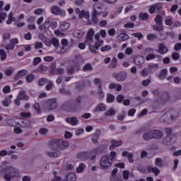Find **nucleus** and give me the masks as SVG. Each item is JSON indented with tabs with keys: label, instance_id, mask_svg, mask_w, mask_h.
I'll list each match as a JSON object with an SVG mask.
<instances>
[{
	"label": "nucleus",
	"instance_id": "1",
	"mask_svg": "<svg viewBox=\"0 0 181 181\" xmlns=\"http://www.w3.org/2000/svg\"><path fill=\"white\" fill-rule=\"evenodd\" d=\"M51 151H45L46 156L49 158H59L62 156V151H59L61 149H67L69 148V141L64 139H54L51 141V144L49 145Z\"/></svg>",
	"mask_w": 181,
	"mask_h": 181
},
{
	"label": "nucleus",
	"instance_id": "2",
	"mask_svg": "<svg viewBox=\"0 0 181 181\" xmlns=\"http://www.w3.org/2000/svg\"><path fill=\"white\" fill-rule=\"evenodd\" d=\"M117 153L115 151H112L110 154H106L101 157L100 160V166L101 169L107 170L112 166V163L115 159H117Z\"/></svg>",
	"mask_w": 181,
	"mask_h": 181
},
{
	"label": "nucleus",
	"instance_id": "3",
	"mask_svg": "<svg viewBox=\"0 0 181 181\" xmlns=\"http://www.w3.org/2000/svg\"><path fill=\"white\" fill-rule=\"evenodd\" d=\"M1 173L4 174V179L6 181H11L14 177L19 176V170L13 167H7L1 170Z\"/></svg>",
	"mask_w": 181,
	"mask_h": 181
},
{
	"label": "nucleus",
	"instance_id": "4",
	"mask_svg": "<svg viewBox=\"0 0 181 181\" xmlns=\"http://www.w3.org/2000/svg\"><path fill=\"white\" fill-rule=\"evenodd\" d=\"M81 103H83V100H81V97H78L75 100L74 104L66 102L63 105L62 108L65 111L71 112V111H77L80 107H81Z\"/></svg>",
	"mask_w": 181,
	"mask_h": 181
},
{
	"label": "nucleus",
	"instance_id": "5",
	"mask_svg": "<svg viewBox=\"0 0 181 181\" xmlns=\"http://www.w3.org/2000/svg\"><path fill=\"white\" fill-rule=\"evenodd\" d=\"M162 16L157 15L156 16V18L154 19V21L156 22V25H153V30H156L157 32H162L163 30V25L162 24L163 21Z\"/></svg>",
	"mask_w": 181,
	"mask_h": 181
},
{
	"label": "nucleus",
	"instance_id": "6",
	"mask_svg": "<svg viewBox=\"0 0 181 181\" xmlns=\"http://www.w3.org/2000/svg\"><path fill=\"white\" fill-rule=\"evenodd\" d=\"M113 77H115L117 81L122 82L128 78V74L126 71H122L117 74H115Z\"/></svg>",
	"mask_w": 181,
	"mask_h": 181
},
{
	"label": "nucleus",
	"instance_id": "7",
	"mask_svg": "<svg viewBox=\"0 0 181 181\" xmlns=\"http://www.w3.org/2000/svg\"><path fill=\"white\" fill-rule=\"evenodd\" d=\"M51 13L56 16H66V11L57 6H52L51 7Z\"/></svg>",
	"mask_w": 181,
	"mask_h": 181
},
{
	"label": "nucleus",
	"instance_id": "8",
	"mask_svg": "<svg viewBox=\"0 0 181 181\" xmlns=\"http://www.w3.org/2000/svg\"><path fill=\"white\" fill-rule=\"evenodd\" d=\"M47 108L49 111H53L57 108V100L56 99H49L47 101Z\"/></svg>",
	"mask_w": 181,
	"mask_h": 181
},
{
	"label": "nucleus",
	"instance_id": "9",
	"mask_svg": "<svg viewBox=\"0 0 181 181\" xmlns=\"http://www.w3.org/2000/svg\"><path fill=\"white\" fill-rule=\"evenodd\" d=\"M162 11L163 9V4L162 3H156L150 6L149 12L150 13H155L156 11Z\"/></svg>",
	"mask_w": 181,
	"mask_h": 181
},
{
	"label": "nucleus",
	"instance_id": "10",
	"mask_svg": "<svg viewBox=\"0 0 181 181\" xmlns=\"http://www.w3.org/2000/svg\"><path fill=\"white\" fill-rule=\"evenodd\" d=\"M161 122L164 124H172V119L169 117V112L164 113L160 117Z\"/></svg>",
	"mask_w": 181,
	"mask_h": 181
},
{
	"label": "nucleus",
	"instance_id": "11",
	"mask_svg": "<svg viewBox=\"0 0 181 181\" xmlns=\"http://www.w3.org/2000/svg\"><path fill=\"white\" fill-rule=\"evenodd\" d=\"M94 37V30L93 28L89 29L86 35V43H93V37Z\"/></svg>",
	"mask_w": 181,
	"mask_h": 181
},
{
	"label": "nucleus",
	"instance_id": "12",
	"mask_svg": "<svg viewBox=\"0 0 181 181\" xmlns=\"http://www.w3.org/2000/svg\"><path fill=\"white\" fill-rule=\"evenodd\" d=\"M151 135L154 139H162L163 133L159 130H151Z\"/></svg>",
	"mask_w": 181,
	"mask_h": 181
},
{
	"label": "nucleus",
	"instance_id": "13",
	"mask_svg": "<svg viewBox=\"0 0 181 181\" xmlns=\"http://www.w3.org/2000/svg\"><path fill=\"white\" fill-rule=\"evenodd\" d=\"M28 71L26 69H23L19 71L17 74L14 76L13 79L16 81L19 80V78H22V77H25L26 74H28Z\"/></svg>",
	"mask_w": 181,
	"mask_h": 181
},
{
	"label": "nucleus",
	"instance_id": "14",
	"mask_svg": "<svg viewBox=\"0 0 181 181\" xmlns=\"http://www.w3.org/2000/svg\"><path fill=\"white\" fill-rule=\"evenodd\" d=\"M66 122L70 124V125H77L78 124V119L76 117H66L65 119Z\"/></svg>",
	"mask_w": 181,
	"mask_h": 181
},
{
	"label": "nucleus",
	"instance_id": "15",
	"mask_svg": "<svg viewBox=\"0 0 181 181\" xmlns=\"http://www.w3.org/2000/svg\"><path fill=\"white\" fill-rule=\"evenodd\" d=\"M168 117H170L171 121H173V119H176L179 117V112L177 110L172 109L168 112Z\"/></svg>",
	"mask_w": 181,
	"mask_h": 181
},
{
	"label": "nucleus",
	"instance_id": "16",
	"mask_svg": "<svg viewBox=\"0 0 181 181\" xmlns=\"http://www.w3.org/2000/svg\"><path fill=\"white\" fill-rule=\"evenodd\" d=\"M168 47L164 45V44L160 43L158 44V53L160 54H165V53H168Z\"/></svg>",
	"mask_w": 181,
	"mask_h": 181
},
{
	"label": "nucleus",
	"instance_id": "17",
	"mask_svg": "<svg viewBox=\"0 0 181 181\" xmlns=\"http://www.w3.org/2000/svg\"><path fill=\"white\" fill-rule=\"evenodd\" d=\"M17 97L18 100H24L25 101L29 100V96L26 94V91L25 90L20 91Z\"/></svg>",
	"mask_w": 181,
	"mask_h": 181
},
{
	"label": "nucleus",
	"instance_id": "18",
	"mask_svg": "<svg viewBox=\"0 0 181 181\" xmlns=\"http://www.w3.org/2000/svg\"><path fill=\"white\" fill-rule=\"evenodd\" d=\"M112 145L110 147V151H112L115 148H118V146H121L122 145V141L119 140H112L111 141Z\"/></svg>",
	"mask_w": 181,
	"mask_h": 181
},
{
	"label": "nucleus",
	"instance_id": "19",
	"mask_svg": "<svg viewBox=\"0 0 181 181\" xmlns=\"http://www.w3.org/2000/svg\"><path fill=\"white\" fill-rule=\"evenodd\" d=\"M147 170L148 173H151V172H152L156 176H158L160 173V170L158 167L152 168L151 166H148L147 167Z\"/></svg>",
	"mask_w": 181,
	"mask_h": 181
},
{
	"label": "nucleus",
	"instance_id": "20",
	"mask_svg": "<svg viewBox=\"0 0 181 181\" xmlns=\"http://www.w3.org/2000/svg\"><path fill=\"white\" fill-rule=\"evenodd\" d=\"M133 63L136 66H141V64H144V57L141 56L135 57L133 59Z\"/></svg>",
	"mask_w": 181,
	"mask_h": 181
},
{
	"label": "nucleus",
	"instance_id": "21",
	"mask_svg": "<svg viewBox=\"0 0 181 181\" xmlns=\"http://www.w3.org/2000/svg\"><path fill=\"white\" fill-rule=\"evenodd\" d=\"M128 39H129V35L124 33L119 34L117 36V40L120 42H125V40H128Z\"/></svg>",
	"mask_w": 181,
	"mask_h": 181
},
{
	"label": "nucleus",
	"instance_id": "22",
	"mask_svg": "<svg viewBox=\"0 0 181 181\" xmlns=\"http://www.w3.org/2000/svg\"><path fill=\"white\" fill-rule=\"evenodd\" d=\"M142 139L144 141H151V139H153V136H152V132L148 131V132H146V133H144L142 136Z\"/></svg>",
	"mask_w": 181,
	"mask_h": 181
},
{
	"label": "nucleus",
	"instance_id": "23",
	"mask_svg": "<svg viewBox=\"0 0 181 181\" xmlns=\"http://www.w3.org/2000/svg\"><path fill=\"white\" fill-rule=\"evenodd\" d=\"M73 35L74 37H76L77 39H81V37L84 36V31L81 30H76L74 31Z\"/></svg>",
	"mask_w": 181,
	"mask_h": 181
},
{
	"label": "nucleus",
	"instance_id": "24",
	"mask_svg": "<svg viewBox=\"0 0 181 181\" xmlns=\"http://www.w3.org/2000/svg\"><path fill=\"white\" fill-rule=\"evenodd\" d=\"M109 88L110 90H115V88H117V91H121V90H122V86L112 83L109 85Z\"/></svg>",
	"mask_w": 181,
	"mask_h": 181
},
{
	"label": "nucleus",
	"instance_id": "25",
	"mask_svg": "<svg viewBox=\"0 0 181 181\" xmlns=\"http://www.w3.org/2000/svg\"><path fill=\"white\" fill-rule=\"evenodd\" d=\"M117 114V111L112 108H110L105 112V117H114Z\"/></svg>",
	"mask_w": 181,
	"mask_h": 181
},
{
	"label": "nucleus",
	"instance_id": "26",
	"mask_svg": "<svg viewBox=\"0 0 181 181\" xmlns=\"http://www.w3.org/2000/svg\"><path fill=\"white\" fill-rule=\"evenodd\" d=\"M107 110V106L105 105L100 103L95 109V112H99V111H105Z\"/></svg>",
	"mask_w": 181,
	"mask_h": 181
},
{
	"label": "nucleus",
	"instance_id": "27",
	"mask_svg": "<svg viewBox=\"0 0 181 181\" xmlns=\"http://www.w3.org/2000/svg\"><path fill=\"white\" fill-rule=\"evenodd\" d=\"M16 18L13 17V13L11 12L8 16V20L6 21L7 25H11L12 22H15Z\"/></svg>",
	"mask_w": 181,
	"mask_h": 181
},
{
	"label": "nucleus",
	"instance_id": "28",
	"mask_svg": "<svg viewBox=\"0 0 181 181\" xmlns=\"http://www.w3.org/2000/svg\"><path fill=\"white\" fill-rule=\"evenodd\" d=\"M66 180L67 181H76L77 177L76 176V174L73 173H70L66 175Z\"/></svg>",
	"mask_w": 181,
	"mask_h": 181
},
{
	"label": "nucleus",
	"instance_id": "29",
	"mask_svg": "<svg viewBox=\"0 0 181 181\" xmlns=\"http://www.w3.org/2000/svg\"><path fill=\"white\" fill-rule=\"evenodd\" d=\"M155 165L158 166V168H163L165 164H163V160L160 158H156L155 160Z\"/></svg>",
	"mask_w": 181,
	"mask_h": 181
},
{
	"label": "nucleus",
	"instance_id": "30",
	"mask_svg": "<svg viewBox=\"0 0 181 181\" xmlns=\"http://www.w3.org/2000/svg\"><path fill=\"white\" fill-rule=\"evenodd\" d=\"M163 143L164 145H166L167 146H168L169 145H172V144H173V142L172 141V137H170L169 136H166L163 140Z\"/></svg>",
	"mask_w": 181,
	"mask_h": 181
},
{
	"label": "nucleus",
	"instance_id": "31",
	"mask_svg": "<svg viewBox=\"0 0 181 181\" xmlns=\"http://www.w3.org/2000/svg\"><path fill=\"white\" fill-rule=\"evenodd\" d=\"M168 76V69H163L158 75L160 80H165V77Z\"/></svg>",
	"mask_w": 181,
	"mask_h": 181
},
{
	"label": "nucleus",
	"instance_id": "32",
	"mask_svg": "<svg viewBox=\"0 0 181 181\" xmlns=\"http://www.w3.org/2000/svg\"><path fill=\"white\" fill-rule=\"evenodd\" d=\"M60 30L62 32H66V30H67V29H69V28H70V23H62L60 26Z\"/></svg>",
	"mask_w": 181,
	"mask_h": 181
},
{
	"label": "nucleus",
	"instance_id": "33",
	"mask_svg": "<svg viewBox=\"0 0 181 181\" xmlns=\"http://www.w3.org/2000/svg\"><path fill=\"white\" fill-rule=\"evenodd\" d=\"M165 23L168 26H172V25L173 24V20L172 18V16H168L165 17Z\"/></svg>",
	"mask_w": 181,
	"mask_h": 181
},
{
	"label": "nucleus",
	"instance_id": "34",
	"mask_svg": "<svg viewBox=\"0 0 181 181\" xmlns=\"http://www.w3.org/2000/svg\"><path fill=\"white\" fill-rule=\"evenodd\" d=\"M80 19H83V18H86V19H88L90 18V14L88 12H86V11L82 10L79 14Z\"/></svg>",
	"mask_w": 181,
	"mask_h": 181
},
{
	"label": "nucleus",
	"instance_id": "35",
	"mask_svg": "<svg viewBox=\"0 0 181 181\" xmlns=\"http://www.w3.org/2000/svg\"><path fill=\"white\" fill-rule=\"evenodd\" d=\"M160 98L163 101H168V100L170 98V96L168 92H164L161 94Z\"/></svg>",
	"mask_w": 181,
	"mask_h": 181
},
{
	"label": "nucleus",
	"instance_id": "36",
	"mask_svg": "<svg viewBox=\"0 0 181 181\" xmlns=\"http://www.w3.org/2000/svg\"><path fill=\"white\" fill-rule=\"evenodd\" d=\"M139 18L141 21H148V19H149V14L147 13L141 12L139 14Z\"/></svg>",
	"mask_w": 181,
	"mask_h": 181
},
{
	"label": "nucleus",
	"instance_id": "37",
	"mask_svg": "<svg viewBox=\"0 0 181 181\" xmlns=\"http://www.w3.org/2000/svg\"><path fill=\"white\" fill-rule=\"evenodd\" d=\"M158 39V35L156 34L150 33L147 35V40L150 42H153V40Z\"/></svg>",
	"mask_w": 181,
	"mask_h": 181
},
{
	"label": "nucleus",
	"instance_id": "38",
	"mask_svg": "<svg viewBox=\"0 0 181 181\" xmlns=\"http://www.w3.org/2000/svg\"><path fill=\"white\" fill-rule=\"evenodd\" d=\"M65 72L66 71L63 68H57L54 69V74L62 75V74H64Z\"/></svg>",
	"mask_w": 181,
	"mask_h": 181
},
{
	"label": "nucleus",
	"instance_id": "39",
	"mask_svg": "<svg viewBox=\"0 0 181 181\" xmlns=\"http://www.w3.org/2000/svg\"><path fill=\"white\" fill-rule=\"evenodd\" d=\"M117 58L114 57L111 60V63L109 65V68L110 69H115V67H117Z\"/></svg>",
	"mask_w": 181,
	"mask_h": 181
},
{
	"label": "nucleus",
	"instance_id": "40",
	"mask_svg": "<svg viewBox=\"0 0 181 181\" xmlns=\"http://www.w3.org/2000/svg\"><path fill=\"white\" fill-rule=\"evenodd\" d=\"M93 71V66L91 64H86L83 67V71Z\"/></svg>",
	"mask_w": 181,
	"mask_h": 181
},
{
	"label": "nucleus",
	"instance_id": "41",
	"mask_svg": "<svg viewBox=\"0 0 181 181\" xmlns=\"http://www.w3.org/2000/svg\"><path fill=\"white\" fill-rule=\"evenodd\" d=\"M98 94L99 98H104V90H103V86L101 85L98 86Z\"/></svg>",
	"mask_w": 181,
	"mask_h": 181
},
{
	"label": "nucleus",
	"instance_id": "42",
	"mask_svg": "<svg viewBox=\"0 0 181 181\" xmlns=\"http://www.w3.org/2000/svg\"><path fill=\"white\" fill-rule=\"evenodd\" d=\"M142 132H145V129L140 127L134 131V134L138 135V136H141V135H142Z\"/></svg>",
	"mask_w": 181,
	"mask_h": 181
},
{
	"label": "nucleus",
	"instance_id": "43",
	"mask_svg": "<svg viewBox=\"0 0 181 181\" xmlns=\"http://www.w3.org/2000/svg\"><path fill=\"white\" fill-rule=\"evenodd\" d=\"M25 80L27 81V83H32V81H33V80H35V75L34 74H29L26 76Z\"/></svg>",
	"mask_w": 181,
	"mask_h": 181
},
{
	"label": "nucleus",
	"instance_id": "44",
	"mask_svg": "<svg viewBox=\"0 0 181 181\" xmlns=\"http://www.w3.org/2000/svg\"><path fill=\"white\" fill-rule=\"evenodd\" d=\"M158 67H159V66L156 64H149L148 66V71H150V73H153V69H158Z\"/></svg>",
	"mask_w": 181,
	"mask_h": 181
},
{
	"label": "nucleus",
	"instance_id": "45",
	"mask_svg": "<svg viewBox=\"0 0 181 181\" xmlns=\"http://www.w3.org/2000/svg\"><path fill=\"white\" fill-rule=\"evenodd\" d=\"M84 168H86V165L83 163H81L79 166L76 168L77 173H81L82 172H84Z\"/></svg>",
	"mask_w": 181,
	"mask_h": 181
},
{
	"label": "nucleus",
	"instance_id": "46",
	"mask_svg": "<svg viewBox=\"0 0 181 181\" xmlns=\"http://www.w3.org/2000/svg\"><path fill=\"white\" fill-rule=\"evenodd\" d=\"M151 71L148 69V68H144L141 72V74L143 77H146Z\"/></svg>",
	"mask_w": 181,
	"mask_h": 181
},
{
	"label": "nucleus",
	"instance_id": "47",
	"mask_svg": "<svg viewBox=\"0 0 181 181\" xmlns=\"http://www.w3.org/2000/svg\"><path fill=\"white\" fill-rule=\"evenodd\" d=\"M51 43L53 45V46H54V47H56V49H57L60 46V43L59 42V40H57L56 38H53L52 40Z\"/></svg>",
	"mask_w": 181,
	"mask_h": 181
},
{
	"label": "nucleus",
	"instance_id": "48",
	"mask_svg": "<svg viewBox=\"0 0 181 181\" xmlns=\"http://www.w3.org/2000/svg\"><path fill=\"white\" fill-rule=\"evenodd\" d=\"M104 44V41L103 40H98L95 44V46L96 47V50H98L100 49V47L103 46Z\"/></svg>",
	"mask_w": 181,
	"mask_h": 181
},
{
	"label": "nucleus",
	"instance_id": "49",
	"mask_svg": "<svg viewBox=\"0 0 181 181\" xmlns=\"http://www.w3.org/2000/svg\"><path fill=\"white\" fill-rule=\"evenodd\" d=\"M115 97L112 94H107V103H114Z\"/></svg>",
	"mask_w": 181,
	"mask_h": 181
},
{
	"label": "nucleus",
	"instance_id": "50",
	"mask_svg": "<svg viewBox=\"0 0 181 181\" xmlns=\"http://www.w3.org/2000/svg\"><path fill=\"white\" fill-rule=\"evenodd\" d=\"M155 57H159V58L162 59V57H160L159 55L156 56L155 54H150L146 56V60H152L153 59H155Z\"/></svg>",
	"mask_w": 181,
	"mask_h": 181
},
{
	"label": "nucleus",
	"instance_id": "51",
	"mask_svg": "<svg viewBox=\"0 0 181 181\" xmlns=\"http://www.w3.org/2000/svg\"><path fill=\"white\" fill-rule=\"evenodd\" d=\"M38 70L41 73H45V71H47V66H46L43 64H41L38 66Z\"/></svg>",
	"mask_w": 181,
	"mask_h": 181
},
{
	"label": "nucleus",
	"instance_id": "52",
	"mask_svg": "<svg viewBox=\"0 0 181 181\" xmlns=\"http://www.w3.org/2000/svg\"><path fill=\"white\" fill-rule=\"evenodd\" d=\"M46 83H47V78H41L38 81V85H40V86H45Z\"/></svg>",
	"mask_w": 181,
	"mask_h": 181
},
{
	"label": "nucleus",
	"instance_id": "53",
	"mask_svg": "<svg viewBox=\"0 0 181 181\" xmlns=\"http://www.w3.org/2000/svg\"><path fill=\"white\" fill-rule=\"evenodd\" d=\"M110 179L111 181H124L122 180V178L118 177L116 175H110Z\"/></svg>",
	"mask_w": 181,
	"mask_h": 181
},
{
	"label": "nucleus",
	"instance_id": "54",
	"mask_svg": "<svg viewBox=\"0 0 181 181\" xmlns=\"http://www.w3.org/2000/svg\"><path fill=\"white\" fill-rule=\"evenodd\" d=\"M11 103H12L11 99L6 98L4 100H3V105H4V107H9Z\"/></svg>",
	"mask_w": 181,
	"mask_h": 181
},
{
	"label": "nucleus",
	"instance_id": "55",
	"mask_svg": "<svg viewBox=\"0 0 181 181\" xmlns=\"http://www.w3.org/2000/svg\"><path fill=\"white\" fill-rule=\"evenodd\" d=\"M74 73H76V71L73 66H69L66 70V74L68 76H70V74H74Z\"/></svg>",
	"mask_w": 181,
	"mask_h": 181
},
{
	"label": "nucleus",
	"instance_id": "56",
	"mask_svg": "<svg viewBox=\"0 0 181 181\" xmlns=\"http://www.w3.org/2000/svg\"><path fill=\"white\" fill-rule=\"evenodd\" d=\"M1 60H5L6 59V52L4 49H0Z\"/></svg>",
	"mask_w": 181,
	"mask_h": 181
},
{
	"label": "nucleus",
	"instance_id": "57",
	"mask_svg": "<svg viewBox=\"0 0 181 181\" xmlns=\"http://www.w3.org/2000/svg\"><path fill=\"white\" fill-rule=\"evenodd\" d=\"M132 36H134V37H137L139 40H141V39L144 38V35L141 33H134L132 34Z\"/></svg>",
	"mask_w": 181,
	"mask_h": 181
},
{
	"label": "nucleus",
	"instance_id": "58",
	"mask_svg": "<svg viewBox=\"0 0 181 181\" xmlns=\"http://www.w3.org/2000/svg\"><path fill=\"white\" fill-rule=\"evenodd\" d=\"M40 62H42V59L40 57H35L33 60V65L37 66Z\"/></svg>",
	"mask_w": 181,
	"mask_h": 181
},
{
	"label": "nucleus",
	"instance_id": "59",
	"mask_svg": "<svg viewBox=\"0 0 181 181\" xmlns=\"http://www.w3.org/2000/svg\"><path fill=\"white\" fill-rule=\"evenodd\" d=\"M45 88L47 91H50V90H52V88H53V82L49 81L48 82V84H47V86H45Z\"/></svg>",
	"mask_w": 181,
	"mask_h": 181
},
{
	"label": "nucleus",
	"instance_id": "60",
	"mask_svg": "<svg viewBox=\"0 0 181 181\" xmlns=\"http://www.w3.org/2000/svg\"><path fill=\"white\" fill-rule=\"evenodd\" d=\"M33 108L37 112V114H40V105H39V103H35L33 105Z\"/></svg>",
	"mask_w": 181,
	"mask_h": 181
},
{
	"label": "nucleus",
	"instance_id": "61",
	"mask_svg": "<svg viewBox=\"0 0 181 181\" xmlns=\"http://www.w3.org/2000/svg\"><path fill=\"white\" fill-rule=\"evenodd\" d=\"M13 132H14V134H22L23 132V130H22V129H21V127H16L13 129Z\"/></svg>",
	"mask_w": 181,
	"mask_h": 181
},
{
	"label": "nucleus",
	"instance_id": "62",
	"mask_svg": "<svg viewBox=\"0 0 181 181\" xmlns=\"http://www.w3.org/2000/svg\"><path fill=\"white\" fill-rule=\"evenodd\" d=\"M13 73V68H9L5 70V74L6 76H12Z\"/></svg>",
	"mask_w": 181,
	"mask_h": 181
},
{
	"label": "nucleus",
	"instance_id": "63",
	"mask_svg": "<svg viewBox=\"0 0 181 181\" xmlns=\"http://www.w3.org/2000/svg\"><path fill=\"white\" fill-rule=\"evenodd\" d=\"M93 137L99 139L100 136H101V130L98 129L95 132V133L93 135Z\"/></svg>",
	"mask_w": 181,
	"mask_h": 181
},
{
	"label": "nucleus",
	"instance_id": "64",
	"mask_svg": "<svg viewBox=\"0 0 181 181\" xmlns=\"http://www.w3.org/2000/svg\"><path fill=\"white\" fill-rule=\"evenodd\" d=\"M49 132V130H47V129L46 128H41L39 130V134H40V135H46V134Z\"/></svg>",
	"mask_w": 181,
	"mask_h": 181
}]
</instances>
